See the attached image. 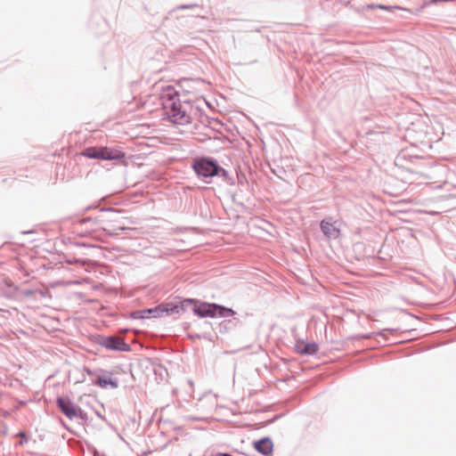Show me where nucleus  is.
I'll list each match as a JSON object with an SVG mask.
<instances>
[{
  "label": "nucleus",
  "instance_id": "f257e3e1",
  "mask_svg": "<svg viewBox=\"0 0 456 456\" xmlns=\"http://www.w3.org/2000/svg\"><path fill=\"white\" fill-rule=\"evenodd\" d=\"M160 97L165 114L172 123L178 125L191 123V117L188 110L191 108L181 102L179 94L174 87L169 86L164 87Z\"/></svg>",
  "mask_w": 456,
  "mask_h": 456
},
{
  "label": "nucleus",
  "instance_id": "f03ea898",
  "mask_svg": "<svg viewBox=\"0 0 456 456\" xmlns=\"http://www.w3.org/2000/svg\"><path fill=\"white\" fill-rule=\"evenodd\" d=\"M81 155L88 159L101 160H120L126 158V153L119 148H111L107 146L87 147Z\"/></svg>",
  "mask_w": 456,
  "mask_h": 456
},
{
  "label": "nucleus",
  "instance_id": "7ed1b4c3",
  "mask_svg": "<svg viewBox=\"0 0 456 456\" xmlns=\"http://www.w3.org/2000/svg\"><path fill=\"white\" fill-rule=\"evenodd\" d=\"M193 312L200 317L232 316L233 311L216 304L201 303L193 308Z\"/></svg>",
  "mask_w": 456,
  "mask_h": 456
},
{
  "label": "nucleus",
  "instance_id": "20e7f679",
  "mask_svg": "<svg viewBox=\"0 0 456 456\" xmlns=\"http://www.w3.org/2000/svg\"><path fill=\"white\" fill-rule=\"evenodd\" d=\"M195 172L201 176H213L217 173V167L211 161L201 159L194 164Z\"/></svg>",
  "mask_w": 456,
  "mask_h": 456
},
{
  "label": "nucleus",
  "instance_id": "39448f33",
  "mask_svg": "<svg viewBox=\"0 0 456 456\" xmlns=\"http://www.w3.org/2000/svg\"><path fill=\"white\" fill-rule=\"evenodd\" d=\"M57 404L61 411L70 419L78 416L80 409L76 406L69 398L59 397Z\"/></svg>",
  "mask_w": 456,
  "mask_h": 456
},
{
  "label": "nucleus",
  "instance_id": "423d86ee",
  "mask_svg": "<svg viewBox=\"0 0 456 456\" xmlns=\"http://www.w3.org/2000/svg\"><path fill=\"white\" fill-rule=\"evenodd\" d=\"M321 230L328 238L336 239L340 235L339 228L337 227L336 223L330 217L321 222Z\"/></svg>",
  "mask_w": 456,
  "mask_h": 456
},
{
  "label": "nucleus",
  "instance_id": "0eeeda50",
  "mask_svg": "<svg viewBox=\"0 0 456 456\" xmlns=\"http://www.w3.org/2000/svg\"><path fill=\"white\" fill-rule=\"evenodd\" d=\"M103 346L111 350L118 351H128L129 346L125 343V341L118 337H109L106 338L102 342Z\"/></svg>",
  "mask_w": 456,
  "mask_h": 456
},
{
  "label": "nucleus",
  "instance_id": "6e6552de",
  "mask_svg": "<svg viewBox=\"0 0 456 456\" xmlns=\"http://www.w3.org/2000/svg\"><path fill=\"white\" fill-rule=\"evenodd\" d=\"M178 306L169 307L168 305H161L152 309H147L142 312V317H148L146 314H152L154 317H160L164 313L169 314L177 310Z\"/></svg>",
  "mask_w": 456,
  "mask_h": 456
},
{
  "label": "nucleus",
  "instance_id": "1a4fd4ad",
  "mask_svg": "<svg viewBox=\"0 0 456 456\" xmlns=\"http://www.w3.org/2000/svg\"><path fill=\"white\" fill-rule=\"evenodd\" d=\"M255 447L258 452L264 454H268L272 452L273 444L269 439H263L257 442Z\"/></svg>",
  "mask_w": 456,
  "mask_h": 456
},
{
  "label": "nucleus",
  "instance_id": "9d476101",
  "mask_svg": "<svg viewBox=\"0 0 456 456\" xmlns=\"http://www.w3.org/2000/svg\"><path fill=\"white\" fill-rule=\"evenodd\" d=\"M298 353L302 354H314L317 352L318 346L316 344H300L297 346Z\"/></svg>",
  "mask_w": 456,
  "mask_h": 456
},
{
  "label": "nucleus",
  "instance_id": "9b49d317",
  "mask_svg": "<svg viewBox=\"0 0 456 456\" xmlns=\"http://www.w3.org/2000/svg\"><path fill=\"white\" fill-rule=\"evenodd\" d=\"M379 9H383V10H387L388 7L387 6H385V5H379L378 6Z\"/></svg>",
  "mask_w": 456,
  "mask_h": 456
},
{
  "label": "nucleus",
  "instance_id": "f8f14e48",
  "mask_svg": "<svg viewBox=\"0 0 456 456\" xmlns=\"http://www.w3.org/2000/svg\"><path fill=\"white\" fill-rule=\"evenodd\" d=\"M220 456H231V455H228V454H220Z\"/></svg>",
  "mask_w": 456,
  "mask_h": 456
}]
</instances>
